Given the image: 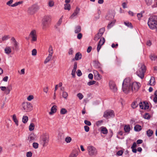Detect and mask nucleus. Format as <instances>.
Wrapping results in <instances>:
<instances>
[{"mask_svg":"<svg viewBox=\"0 0 157 157\" xmlns=\"http://www.w3.org/2000/svg\"><path fill=\"white\" fill-rule=\"evenodd\" d=\"M131 82L129 78L125 79L122 83V90L126 94H128L132 92V89L131 87Z\"/></svg>","mask_w":157,"mask_h":157,"instance_id":"f257e3e1","label":"nucleus"},{"mask_svg":"<svg viewBox=\"0 0 157 157\" xmlns=\"http://www.w3.org/2000/svg\"><path fill=\"white\" fill-rule=\"evenodd\" d=\"M51 20V16L49 15H46L44 17L42 23V28L43 30H46L48 27Z\"/></svg>","mask_w":157,"mask_h":157,"instance_id":"f03ea898","label":"nucleus"},{"mask_svg":"<svg viewBox=\"0 0 157 157\" xmlns=\"http://www.w3.org/2000/svg\"><path fill=\"white\" fill-rule=\"evenodd\" d=\"M139 68L136 71V74L141 79L144 77V74L146 70L145 66L143 64L140 63L138 64Z\"/></svg>","mask_w":157,"mask_h":157,"instance_id":"7ed1b4c3","label":"nucleus"},{"mask_svg":"<svg viewBox=\"0 0 157 157\" xmlns=\"http://www.w3.org/2000/svg\"><path fill=\"white\" fill-rule=\"evenodd\" d=\"M157 17L155 16L149 18L148 22V25L149 28L153 29L156 28L157 26Z\"/></svg>","mask_w":157,"mask_h":157,"instance_id":"20e7f679","label":"nucleus"},{"mask_svg":"<svg viewBox=\"0 0 157 157\" xmlns=\"http://www.w3.org/2000/svg\"><path fill=\"white\" fill-rule=\"evenodd\" d=\"M87 150L89 155L91 157H95L97 154L96 149L92 146H89L87 147Z\"/></svg>","mask_w":157,"mask_h":157,"instance_id":"39448f33","label":"nucleus"},{"mask_svg":"<svg viewBox=\"0 0 157 157\" xmlns=\"http://www.w3.org/2000/svg\"><path fill=\"white\" fill-rule=\"evenodd\" d=\"M22 110L25 112H29L32 110V106L29 102H23L22 104Z\"/></svg>","mask_w":157,"mask_h":157,"instance_id":"423d86ee","label":"nucleus"},{"mask_svg":"<svg viewBox=\"0 0 157 157\" xmlns=\"http://www.w3.org/2000/svg\"><path fill=\"white\" fill-rule=\"evenodd\" d=\"M39 6L36 5H33L29 8L28 12L31 14H33L39 9Z\"/></svg>","mask_w":157,"mask_h":157,"instance_id":"0eeeda50","label":"nucleus"},{"mask_svg":"<svg viewBox=\"0 0 157 157\" xmlns=\"http://www.w3.org/2000/svg\"><path fill=\"white\" fill-rule=\"evenodd\" d=\"M131 87L132 89V92H136L137 91L140 86V83L136 82H131Z\"/></svg>","mask_w":157,"mask_h":157,"instance_id":"6e6552de","label":"nucleus"},{"mask_svg":"<svg viewBox=\"0 0 157 157\" xmlns=\"http://www.w3.org/2000/svg\"><path fill=\"white\" fill-rule=\"evenodd\" d=\"M49 137L48 135H44L41 141L43 147L46 146L49 141Z\"/></svg>","mask_w":157,"mask_h":157,"instance_id":"1a4fd4ad","label":"nucleus"},{"mask_svg":"<svg viewBox=\"0 0 157 157\" xmlns=\"http://www.w3.org/2000/svg\"><path fill=\"white\" fill-rule=\"evenodd\" d=\"M29 36L32 38V41H36L37 40V35L36 31L35 30H33L29 34Z\"/></svg>","mask_w":157,"mask_h":157,"instance_id":"9d476101","label":"nucleus"},{"mask_svg":"<svg viewBox=\"0 0 157 157\" xmlns=\"http://www.w3.org/2000/svg\"><path fill=\"white\" fill-rule=\"evenodd\" d=\"M114 116V112L113 111L110 110L105 112L104 114V117L108 118L110 117H113Z\"/></svg>","mask_w":157,"mask_h":157,"instance_id":"9b49d317","label":"nucleus"},{"mask_svg":"<svg viewBox=\"0 0 157 157\" xmlns=\"http://www.w3.org/2000/svg\"><path fill=\"white\" fill-rule=\"evenodd\" d=\"M105 42V39L104 37L101 38L97 46V50L98 52H99L101 46L104 44Z\"/></svg>","mask_w":157,"mask_h":157,"instance_id":"f8f14e48","label":"nucleus"},{"mask_svg":"<svg viewBox=\"0 0 157 157\" xmlns=\"http://www.w3.org/2000/svg\"><path fill=\"white\" fill-rule=\"evenodd\" d=\"M80 11V9L77 7L74 11V12L72 13L71 16L70 17V18L72 19L74 17H76L78 14L79 13Z\"/></svg>","mask_w":157,"mask_h":157,"instance_id":"ddd939ff","label":"nucleus"},{"mask_svg":"<svg viewBox=\"0 0 157 157\" xmlns=\"http://www.w3.org/2000/svg\"><path fill=\"white\" fill-rule=\"evenodd\" d=\"M93 72L94 75L95 79L99 80L101 78L102 76L99 74L97 71L95 70H94L93 71Z\"/></svg>","mask_w":157,"mask_h":157,"instance_id":"4468645a","label":"nucleus"},{"mask_svg":"<svg viewBox=\"0 0 157 157\" xmlns=\"http://www.w3.org/2000/svg\"><path fill=\"white\" fill-rule=\"evenodd\" d=\"M109 86L110 89L113 92H115L117 91V88L114 82H110L109 83Z\"/></svg>","mask_w":157,"mask_h":157,"instance_id":"2eb2a0df","label":"nucleus"},{"mask_svg":"<svg viewBox=\"0 0 157 157\" xmlns=\"http://www.w3.org/2000/svg\"><path fill=\"white\" fill-rule=\"evenodd\" d=\"M77 68V63L76 62L74 63L73 68L72 70L71 75L73 77H75V72Z\"/></svg>","mask_w":157,"mask_h":157,"instance_id":"dca6fc26","label":"nucleus"},{"mask_svg":"<svg viewBox=\"0 0 157 157\" xmlns=\"http://www.w3.org/2000/svg\"><path fill=\"white\" fill-rule=\"evenodd\" d=\"M36 136L33 133H31L29 136L28 140L30 142L34 141L36 139Z\"/></svg>","mask_w":157,"mask_h":157,"instance_id":"f3484780","label":"nucleus"},{"mask_svg":"<svg viewBox=\"0 0 157 157\" xmlns=\"http://www.w3.org/2000/svg\"><path fill=\"white\" fill-rule=\"evenodd\" d=\"M56 107V105H54L52 107L51 111L49 112L50 115H52L56 112L57 110Z\"/></svg>","mask_w":157,"mask_h":157,"instance_id":"a211bd4d","label":"nucleus"},{"mask_svg":"<svg viewBox=\"0 0 157 157\" xmlns=\"http://www.w3.org/2000/svg\"><path fill=\"white\" fill-rule=\"evenodd\" d=\"M13 46L12 47V49L13 50H14L16 51L18 50L19 49L18 43L17 41L13 43Z\"/></svg>","mask_w":157,"mask_h":157,"instance_id":"6ab92c4d","label":"nucleus"},{"mask_svg":"<svg viewBox=\"0 0 157 157\" xmlns=\"http://www.w3.org/2000/svg\"><path fill=\"white\" fill-rule=\"evenodd\" d=\"M12 119L15 123V124L17 126L18 125V121L17 119V116L16 114H14L12 116Z\"/></svg>","mask_w":157,"mask_h":157,"instance_id":"aec40b11","label":"nucleus"},{"mask_svg":"<svg viewBox=\"0 0 157 157\" xmlns=\"http://www.w3.org/2000/svg\"><path fill=\"white\" fill-rule=\"evenodd\" d=\"M155 79L153 77H151L149 82V84L150 86H154L155 84Z\"/></svg>","mask_w":157,"mask_h":157,"instance_id":"412c9836","label":"nucleus"},{"mask_svg":"<svg viewBox=\"0 0 157 157\" xmlns=\"http://www.w3.org/2000/svg\"><path fill=\"white\" fill-rule=\"evenodd\" d=\"M4 50L5 53L8 54H10L12 52L11 48L10 46L6 47L5 48Z\"/></svg>","mask_w":157,"mask_h":157,"instance_id":"4be33fe9","label":"nucleus"},{"mask_svg":"<svg viewBox=\"0 0 157 157\" xmlns=\"http://www.w3.org/2000/svg\"><path fill=\"white\" fill-rule=\"evenodd\" d=\"M52 55H48V56L47 57L45 60L44 63V64H46L49 62L52 59Z\"/></svg>","mask_w":157,"mask_h":157,"instance_id":"5701e85b","label":"nucleus"},{"mask_svg":"<svg viewBox=\"0 0 157 157\" xmlns=\"http://www.w3.org/2000/svg\"><path fill=\"white\" fill-rule=\"evenodd\" d=\"M141 129V126L139 124L136 125L134 127V129L135 131L136 132H139L140 131Z\"/></svg>","mask_w":157,"mask_h":157,"instance_id":"b1692460","label":"nucleus"},{"mask_svg":"<svg viewBox=\"0 0 157 157\" xmlns=\"http://www.w3.org/2000/svg\"><path fill=\"white\" fill-rule=\"evenodd\" d=\"M10 36L9 35H4L1 38L2 42L6 41L10 38Z\"/></svg>","mask_w":157,"mask_h":157,"instance_id":"393cba45","label":"nucleus"},{"mask_svg":"<svg viewBox=\"0 0 157 157\" xmlns=\"http://www.w3.org/2000/svg\"><path fill=\"white\" fill-rule=\"evenodd\" d=\"M82 55L79 52L77 53L75 56V59L76 60H78L81 58Z\"/></svg>","mask_w":157,"mask_h":157,"instance_id":"a878e982","label":"nucleus"},{"mask_svg":"<svg viewBox=\"0 0 157 157\" xmlns=\"http://www.w3.org/2000/svg\"><path fill=\"white\" fill-rule=\"evenodd\" d=\"M81 31V27L80 26L78 25L75 27V32L76 33H79Z\"/></svg>","mask_w":157,"mask_h":157,"instance_id":"bb28decb","label":"nucleus"},{"mask_svg":"<svg viewBox=\"0 0 157 157\" xmlns=\"http://www.w3.org/2000/svg\"><path fill=\"white\" fill-rule=\"evenodd\" d=\"M124 129L125 132H129L130 130V126L129 125H125L124 127Z\"/></svg>","mask_w":157,"mask_h":157,"instance_id":"cd10ccee","label":"nucleus"},{"mask_svg":"<svg viewBox=\"0 0 157 157\" xmlns=\"http://www.w3.org/2000/svg\"><path fill=\"white\" fill-rule=\"evenodd\" d=\"M153 131L150 129H149L147 131V134L148 137L151 136L153 134Z\"/></svg>","mask_w":157,"mask_h":157,"instance_id":"c85d7f7f","label":"nucleus"},{"mask_svg":"<svg viewBox=\"0 0 157 157\" xmlns=\"http://www.w3.org/2000/svg\"><path fill=\"white\" fill-rule=\"evenodd\" d=\"M28 121V117L27 116H23L22 121L25 124Z\"/></svg>","mask_w":157,"mask_h":157,"instance_id":"c756f323","label":"nucleus"},{"mask_svg":"<svg viewBox=\"0 0 157 157\" xmlns=\"http://www.w3.org/2000/svg\"><path fill=\"white\" fill-rule=\"evenodd\" d=\"M101 132L104 134H106L108 133V130L105 127H101Z\"/></svg>","mask_w":157,"mask_h":157,"instance_id":"7c9ffc66","label":"nucleus"},{"mask_svg":"<svg viewBox=\"0 0 157 157\" xmlns=\"http://www.w3.org/2000/svg\"><path fill=\"white\" fill-rule=\"evenodd\" d=\"M35 127L34 124L33 123H31L29 128V130L30 131H32L34 130Z\"/></svg>","mask_w":157,"mask_h":157,"instance_id":"2f4dec72","label":"nucleus"},{"mask_svg":"<svg viewBox=\"0 0 157 157\" xmlns=\"http://www.w3.org/2000/svg\"><path fill=\"white\" fill-rule=\"evenodd\" d=\"M48 52L49 53V55H52L53 53V52L52 47L51 45H50L49 46L48 49Z\"/></svg>","mask_w":157,"mask_h":157,"instance_id":"473e14b6","label":"nucleus"},{"mask_svg":"<svg viewBox=\"0 0 157 157\" xmlns=\"http://www.w3.org/2000/svg\"><path fill=\"white\" fill-rule=\"evenodd\" d=\"M105 29L104 28H102L100 29L98 31V35H100V36H102L105 31Z\"/></svg>","mask_w":157,"mask_h":157,"instance_id":"72a5a7b5","label":"nucleus"},{"mask_svg":"<svg viewBox=\"0 0 157 157\" xmlns=\"http://www.w3.org/2000/svg\"><path fill=\"white\" fill-rule=\"evenodd\" d=\"M64 9L66 10H70L71 9L70 5L68 3H66L64 5Z\"/></svg>","mask_w":157,"mask_h":157,"instance_id":"f704fd0d","label":"nucleus"},{"mask_svg":"<svg viewBox=\"0 0 157 157\" xmlns=\"http://www.w3.org/2000/svg\"><path fill=\"white\" fill-rule=\"evenodd\" d=\"M54 2L52 0H50L48 2V6L50 7H52L54 5Z\"/></svg>","mask_w":157,"mask_h":157,"instance_id":"c9c22d12","label":"nucleus"},{"mask_svg":"<svg viewBox=\"0 0 157 157\" xmlns=\"http://www.w3.org/2000/svg\"><path fill=\"white\" fill-rule=\"evenodd\" d=\"M22 2H23L22 1L17 2L14 3V4L12 5H11V6L12 7L16 6L19 5L21 4L22 3Z\"/></svg>","mask_w":157,"mask_h":157,"instance_id":"e433bc0d","label":"nucleus"},{"mask_svg":"<svg viewBox=\"0 0 157 157\" xmlns=\"http://www.w3.org/2000/svg\"><path fill=\"white\" fill-rule=\"evenodd\" d=\"M146 5L148 6H150L152 3V0H145Z\"/></svg>","mask_w":157,"mask_h":157,"instance_id":"4c0bfd02","label":"nucleus"},{"mask_svg":"<svg viewBox=\"0 0 157 157\" xmlns=\"http://www.w3.org/2000/svg\"><path fill=\"white\" fill-rule=\"evenodd\" d=\"M138 105V103L136 102L135 101L132 103L131 105V106L133 108L135 109L136 108Z\"/></svg>","mask_w":157,"mask_h":157,"instance_id":"58836bf2","label":"nucleus"},{"mask_svg":"<svg viewBox=\"0 0 157 157\" xmlns=\"http://www.w3.org/2000/svg\"><path fill=\"white\" fill-rule=\"evenodd\" d=\"M67 112V111L65 108H62L60 110V113L62 114H64L66 113Z\"/></svg>","mask_w":157,"mask_h":157,"instance_id":"ea45409f","label":"nucleus"},{"mask_svg":"<svg viewBox=\"0 0 157 157\" xmlns=\"http://www.w3.org/2000/svg\"><path fill=\"white\" fill-rule=\"evenodd\" d=\"M63 18V16H62L60 18V19H59V20L58 22H57V23L56 25L57 26H59V25H60L61 24L62 22V21Z\"/></svg>","mask_w":157,"mask_h":157,"instance_id":"a19ab883","label":"nucleus"},{"mask_svg":"<svg viewBox=\"0 0 157 157\" xmlns=\"http://www.w3.org/2000/svg\"><path fill=\"white\" fill-rule=\"evenodd\" d=\"M77 96V97L78 98L79 100H82L84 97L83 95L81 93H78Z\"/></svg>","mask_w":157,"mask_h":157,"instance_id":"79ce46f5","label":"nucleus"},{"mask_svg":"<svg viewBox=\"0 0 157 157\" xmlns=\"http://www.w3.org/2000/svg\"><path fill=\"white\" fill-rule=\"evenodd\" d=\"M143 117L147 119H149L150 118V116L148 113H145L143 116Z\"/></svg>","mask_w":157,"mask_h":157,"instance_id":"37998d69","label":"nucleus"},{"mask_svg":"<svg viewBox=\"0 0 157 157\" xmlns=\"http://www.w3.org/2000/svg\"><path fill=\"white\" fill-rule=\"evenodd\" d=\"M139 105L140 108L142 109H144V105H145V103L144 102L143 103L140 102L139 103Z\"/></svg>","mask_w":157,"mask_h":157,"instance_id":"c03bdc74","label":"nucleus"},{"mask_svg":"<svg viewBox=\"0 0 157 157\" xmlns=\"http://www.w3.org/2000/svg\"><path fill=\"white\" fill-rule=\"evenodd\" d=\"M71 140V138L69 136L67 137L65 139V141L67 143H69L70 142Z\"/></svg>","mask_w":157,"mask_h":157,"instance_id":"a18cd8bd","label":"nucleus"},{"mask_svg":"<svg viewBox=\"0 0 157 157\" xmlns=\"http://www.w3.org/2000/svg\"><path fill=\"white\" fill-rule=\"evenodd\" d=\"M68 96L67 93L65 91H63V96L65 99H66Z\"/></svg>","mask_w":157,"mask_h":157,"instance_id":"49530a36","label":"nucleus"},{"mask_svg":"<svg viewBox=\"0 0 157 157\" xmlns=\"http://www.w3.org/2000/svg\"><path fill=\"white\" fill-rule=\"evenodd\" d=\"M156 58V56L154 54H151L150 56V58L152 60H155Z\"/></svg>","mask_w":157,"mask_h":157,"instance_id":"de8ad7c7","label":"nucleus"},{"mask_svg":"<svg viewBox=\"0 0 157 157\" xmlns=\"http://www.w3.org/2000/svg\"><path fill=\"white\" fill-rule=\"evenodd\" d=\"M101 36H100V35H98V34L95 36L94 38V40L95 41H97Z\"/></svg>","mask_w":157,"mask_h":157,"instance_id":"09e8293b","label":"nucleus"},{"mask_svg":"<svg viewBox=\"0 0 157 157\" xmlns=\"http://www.w3.org/2000/svg\"><path fill=\"white\" fill-rule=\"evenodd\" d=\"M78 153H71L70 154L69 157H76L78 155Z\"/></svg>","mask_w":157,"mask_h":157,"instance_id":"8fccbe9b","label":"nucleus"},{"mask_svg":"<svg viewBox=\"0 0 157 157\" xmlns=\"http://www.w3.org/2000/svg\"><path fill=\"white\" fill-rule=\"evenodd\" d=\"M74 53V51L72 48L69 49L68 53L69 55H72Z\"/></svg>","mask_w":157,"mask_h":157,"instance_id":"3c124183","label":"nucleus"},{"mask_svg":"<svg viewBox=\"0 0 157 157\" xmlns=\"http://www.w3.org/2000/svg\"><path fill=\"white\" fill-rule=\"evenodd\" d=\"M95 83L96 81H91L90 82H88L87 83V84L88 86H90L95 84Z\"/></svg>","mask_w":157,"mask_h":157,"instance_id":"603ef678","label":"nucleus"},{"mask_svg":"<svg viewBox=\"0 0 157 157\" xmlns=\"http://www.w3.org/2000/svg\"><path fill=\"white\" fill-rule=\"evenodd\" d=\"M124 24L128 27H130L132 26V24L129 22H124Z\"/></svg>","mask_w":157,"mask_h":157,"instance_id":"864d4df0","label":"nucleus"},{"mask_svg":"<svg viewBox=\"0 0 157 157\" xmlns=\"http://www.w3.org/2000/svg\"><path fill=\"white\" fill-rule=\"evenodd\" d=\"M103 122V121L102 120L96 122V124L97 126H100Z\"/></svg>","mask_w":157,"mask_h":157,"instance_id":"5fc2aeb1","label":"nucleus"},{"mask_svg":"<svg viewBox=\"0 0 157 157\" xmlns=\"http://www.w3.org/2000/svg\"><path fill=\"white\" fill-rule=\"evenodd\" d=\"M33 147L35 149H37L38 147V144L37 143H33Z\"/></svg>","mask_w":157,"mask_h":157,"instance_id":"6e6d98bb","label":"nucleus"},{"mask_svg":"<svg viewBox=\"0 0 157 157\" xmlns=\"http://www.w3.org/2000/svg\"><path fill=\"white\" fill-rule=\"evenodd\" d=\"M32 54L33 56H36V55L37 51L35 49H33L32 51Z\"/></svg>","mask_w":157,"mask_h":157,"instance_id":"4d7b16f0","label":"nucleus"},{"mask_svg":"<svg viewBox=\"0 0 157 157\" xmlns=\"http://www.w3.org/2000/svg\"><path fill=\"white\" fill-rule=\"evenodd\" d=\"M10 90L9 87H7L6 89L5 90V93L6 94H8L10 93Z\"/></svg>","mask_w":157,"mask_h":157,"instance_id":"13d9d810","label":"nucleus"},{"mask_svg":"<svg viewBox=\"0 0 157 157\" xmlns=\"http://www.w3.org/2000/svg\"><path fill=\"white\" fill-rule=\"evenodd\" d=\"M13 0H10L6 2V5L10 6H11V4L13 2Z\"/></svg>","mask_w":157,"mask_h":157,"instance_id":"bf43d9fd","label":"nucleus"},{"mask_svg":"<svg viewBox=\"0 0 157 157\" xmlns=\"http://www.w3.org/2000/svg\"><path fill=\"white\" fill-rule=\"evenodd\" d=\"M114 23V22H112L111 23L109 24L107 26L108 28V29L112 27L113 26Z\"/></svg>","mask_w":157,"mask_h":157,"instance_id":"052dcab7","label":"nucleus"},{"mask_svg":"<svg viewBox=\"0 0 157 157\" xmlns=\"http://www.w3.org/2000/svg\"><path fill=\"white\" fill-rule=\"evenodd\" d=\"M77 75L78 76H80L82 75V73L80 70H78L77 72Z\"/></svg>","mask_w":157,"mask_h":157,"instance_id":"680f3d73","label":"nucleus"},{"mask_svg":"<svg viewBox=\"0 0 157 157\" xmlns=\"http://www.w3.org/2000/svg\"><path fill=\"white\" fill-rule=\"evenodd\" d=\"M84 123L86 124L88 126H90L91 125V122L90 121L87 120L85 121Z\"/></svg>","mask_w":157,"mask_h":157,"instance_id":"e2e57ef3","label":"nucleus"},{"mask_svg":"<svg viewBox=\"0 0 157 157\" xmlns=\"http://www.w3.org/2000/svg\"><path fill=\"white\" fill-rule=\"evenodd\" d=\"M137 16L138 17V19L140 20V18L143 16L142 13H138L137 14Z\"/></svg>","mask_w":157,"mask_h":157,"instance_id":"0e129e2a","label":"nucleus"},{"mask_svg":"<svg viewBox=\"0 0 157 157\" xmlns=\"http://www.w3.org/2000/svg\"><path fill=\"white\" fill-rule=\"evenodd\" d=\"M32 154L31 152H28L26 153V156L27 157H31L32 156Z\"/></svg>","mask_w":157,"mask_h":157,"instance_id":"69168bd1","label":"nucleus"},{"mask_svg":"<svg viewBox=\"0 0 157 157\" xmlns=\"http://www.w3.org/2000/svg\"><path fill=\"white\" fill-rule=\"evenodd\" d=\"M123 152L122 150L118 151L117 153V155L119 156H121L122 155Z\"/></svg>","mask_w":157,"mask_h":157,"instance_id":"338daca9","label":"nucleus"},{"mask_svg":"<svg viewBox=\"0 0 157 157\" xmlns=\"http://www.w3.org/2000/svg\"><path fill=\"white\" fill-rule=\"evenodd\" d=\"M33 98V95H29L27 99L28 101H31Z\"/></svg>","mask_w":157,"mask_h":157,"instance_id":"774afa93","label":"nucleus"}]
</instances>
